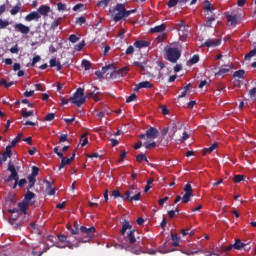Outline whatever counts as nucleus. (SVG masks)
<instances>
[{
	"label": "nucleus",
	"mask_w": 256,
	"mask_h": 256,
	"mask_svg": "<svg viewBox=\"0 0 256 256\" xmlns=\"http://www.w3.org/2000/svg\"><path fill=\"white\" fill-rule=\"evenodd\" d=\"M129 67L125 66L122 69H117L115 65H106L101 71H96L95 75L98 79H120L123 75H127Z\"/></svg>",
	"instance_id": "f257e3e1"
},
{
	"label": "nucleus",
	"mask_w": 256,
	"mask_h": 256,
	"mask_svg": "<svg viewBox=\"0 0 256 256\" xmlns=\"http://www.w3.org/2000/svg\"><path fill=\"white\" fill-rule=\"evenodd\" d=\"M131 13H135V10L125 9V4H117L114 8L109 9V15L116 23L127 19Z\"/></svg>",
	"instance_id": "f03ea898"
},
{
	"label": "nucleus",
	"mask_w": 256,
	"mask_h": 256,
	"mask_svg": "<svg viewBox=\"0 0 256 256\" xmlns=\"http://www.w3.org/2000/svg\"><path fill=\"white\" fill-rule=\"evenodd\" d=\"M70 101L76 107H81L85 105V90L83 88H78L76 92L70 97Z\"/></svg>",
	"instance_id": "7ed1b4c3"
},
{
	"label": "nucleus",
	"mask_w": 256,
	"mask_h": 256,
	"mask_svg": "<svg viewBox=\"0 0 256 256\" xmlns=\"http://www.w3.org/2000/svg\"><path fill=\"white\" fill-rule=\"evenodd\" d=\"M80 233H83V235H86L84 237H78L77 241L79 243H89L91 241V237H93V234L95 233V226H92L90 228H87L85 226L80 227Z\"/></svg>",
	"instance_id": "20e7f679"
},
{
	"label": "nucleus",
	"mask_w": 256,
	"mask_h": 256,
	"mask_svg": "<svg viewBox=\"0 0 256 256\" xmlns=\"http://www.w3.org/2000/svg\"><path fill=\"white\" fill-rule=\"evenodd\" d=\"M8 171L11 172L9 177L5 180L6 183H11V181H15L13 189L17 187V183H19V174L17 173V170L15 169V165H13L11 162L8 163Z\"/></svg>",
	"instance_id": "39448f33"
},
{
	"label": "nucleus",
	"mask_w": 256,
	"mask_h": 256,
	"mask_svg": "<svg viewBox=\"0 0 256 256\" xmlns=\"http://www.w3.org/2000/svg\"><path fill=\"white\" fill-rule=\"evenodd\" d=\"M179 57H181V52L177 48H169L167 50V59L170 61V63H177L179 60Z\"/></svg>",
	"instance_id": "423d86ee"
},
{
	"label": "nucleus",
	"mask_w": 256,
	"mask_h": 256,
	"mask_svg": "<svg viewBox=\"0 0 256 256\" xmlns=\"http://www.w3.org/2000/svg\"><path fill=\"white\" fill-rule=\"evenodd\" d=\"M184 191L185 194L182 197V203H189L193 197V187H191V184H186Z\"/></svg>",
	"instance_id": "0eeeda50"
},
{
	"label": "nucleus",
	"mask_w": 256,
	"mask_h": 256,
	"mask_svg": "<svg viewBox=\"0 0 256 256\" xmlns=\"http://www.w3.org/2000/svg\"><path fill=\"white\" fill-rule=\"evenodd\" d=\"M121 199L123 201H130V203H133V201H139L141 199V192H138L136 195L131 196V191H126L124 196H121Z\"/></svg>",
	"instance_id": "6e6552de"
},
{
	"label": "nucleus",
	"mask_w": 256,
	"mask_h": 256,
	"mask_svg": "<svg viewBox=\"0 0 256 256\" xmlns=\"http://www.w3.org/2000/svg\"><path fill=\"white\" fill-rule=\"evenodd\" d=\"M58 240L60 243H66V245H62V247H68V249H73V247H79V244H71V241L67 240V236L61 234L58 236Z\"/></svg>",
	"instance_id": "1a4fd4ad"
},
{
	"label": "nucleus",
	"mask_w": 256,
	"mask_h": 256,
	"mask_svg": "<svg viewBox=\"0 0 256 256\" xmlns=\"http://www.w3.org/2000/svg\"><path fill=\"white\" fill-rule=\"evenodd\" d=\"M169 75H171V69H169L167 65H160V69H159L160 79H165V77H169Z\"/></svg>",
	"instance_id": "9d476101"
},
{
	"label": "nucleus",
	"mask_w": 256,
	"mask_h": 256,
	"mask_svg": "<svg viewBox=\"0 0 256 256\" xmlns=\"http://www.w3.org/2000/svg\"><path fill=\"white\" fill-rule=\"evenodd\" d=\"M146 137L147 139H157L159 137V130L155 127H150L146 130Z\"/></svg>",
	"instance_id": "9b49d317"
},
{
	"label": "nucleus",
	"mask_w": 256,
	"mask_h": 256,
	"mask_svg": "<svg viewBox=\"0 0 256 256\" xmlns=\"http://www.w3.org/2000/svg\"><path fill=\"white\" fill-rule=\"evenodd\" d=\"M178 35L180 39H187V36L189 35V27L182 25L178 28Z\"/></svg>",
	"instance_id": "f8f14e48"
},
{
	"label": "nucleus",
	"mask_w": 256,
	"mask_h": 256,
	"mask_svg": "<svg viewBox=\"0 0 256 256\" xmlns=\"http://www.w3.org/2000/svg\"><path fill=\"white\" fill-rule=\"evenodd\" d=\"M152 87L153 83H151L150 81H143L135 86L134 91H139V89H152Z\"/></svg>",
	"instance_id": "ddd939ff"
},
{
	"label": "nucleus",
	"mask_w": 256,
	"mask_h": 256,
	"mask_svg": "<svg viewBox=\"0 0 256 256\" xmlns=\"http://www.w3.org/2000/svg\"><path fill=\"white\" fill-rule=\"evenodd\" d=\"M27 209H29V203L25 202V200H22L18 203V211L21 213V215H27Z\"/></svg>",
	"instance_id": "4468645a"
},
{
	"label": "nucleus",
	"mask_w": 256,
	"mask_h": 256,
	"mask_svg": "<svg viewBox=\"0 0 256 256\" xmlns=\"http://www.w3.org/2000/svg\"><path fill=\"white\" fill-rule=\"evenodd\" d=\"M245 61H252L251 65H256V48L245 55Z\"/></svg>",
	"instance_id": "2eb2a0df"
},
{
	"label": "nucleus",
	"mask_w": 256,
	"mask_h": 256,
	"mask_svg": "<svg viewBox=\"0 0 256 256\" xmlns=\"http://www.w3.org/2000/svg\"><path fill=\"white\" fill-rule=\"evenodd\" d=\"M14 29H16V31H19V33H22L23 35H27L30 31L29 27L22 23L16 24L14 26Z\"/></svg>",
	"instance_id": "dca6fc26"
},
{
	"label": "nucleus",
	"mask_w": 256,
	"mask_h": 256,
	"mask_svg": "<svg viewBox=\"0 0 256 256\" xmlns=\"http://www.w3.org/2000/svg\"><path fill=\"white\" fill-rule=\"evenodd\" d=\"M41 19V15L39 12H31L30 14L25 16V21L30 22V21H39Z\"/></svg>",
	"instance_id": "f3484780"
},
{
	"label": "nucleus",
	"mask_w": 256,
	"mask_h": 256,
	"mask_svg": "<svg viewBox=\"0 0 256 256\" xmlns=\"http://www.w3.org/2000/svg\"><path fill=\"white\" fill-rule=\"evenodd\" d=\"M203 8L207 15H209V13H213L215 11V7L213 6V4H211V2H209V0L204 1Z\"/></svg>",
	"instance_id": "a211bd4d"
},
{
	"label": "nucleus",
	"mask_w": 256,
	"mask_h": 256,
	"mask_svg": "<svg viewBox=\"0 0 256 256\" xmlns=\"http://www.w3.org/2000/svg\"><path fill=\"white\" fill-rule=\"evenodd\" d=\"M226 18H227V21L228 23H230L231 25H237V14H235L234 12H227L226 13Z\"/></svg>",
	"instance_id": "6ab92c4d"
},
{
	"label": "nucleus",
	"mask_w": 256,
	"mask_h": 256,
	"mask_svg": "<svg viewBox=\"0 0 256 256\" xmlns=\"http://www.w3.org/2000/svg\"><path fill=\"white\" fill-rule=\"evenodd\" d=\"M219 45H221V39L218 38L216 40L213 39H208L205 43L204 46L205 47H219Z\"/></svg>",
	"instance_id": "aec40b11"
},
{
	"label": "nucleus",
	"mask_w": 256,
	"mask_h": 256,
	"mask_svg": "<svg viewBox=\"0 0 256 256\" xmlns=\"http://www.w3.org/2000/svg\"><path fill=\"white\" fill-rule=\"evenodd\" d=\"M47 241H49L51 244V247H58L59 249H63L65 246L59 244V242H57V237L50 235L47 238Z\"/></svg>",
	"instance_id": "412c9836"
},
{
	"label": "nucleus",
	"mask_w": 256,
	"mask_h": 256,
	"mask_svg": "<svg viewBox=\"0 0 256 256\" xmlns=\"http://www.w3.org/2000/svg\"><path fill=\"white\" fill-rule=\"evenodd\" d=\"M126 239L128 240L129 245H134L137 242V239L135 238V230H130Z\"/></svg>",
	"instance_id": "4be33fe9"
},
{
	"label": "nucleus",
	"mask_w": 256,
	"mask_h": 256,
	"mask_svg": "<svg viewBox=\"0 0 256 256\" xmlns=\"http://www.w3.org/2000/svg\"><path fill=\"white\" fill-rule=\"evenodd\" d=\"M50 12L51 8L49 6L42 5L40 8H38V13H40V15H43L44 17H47Z\"/></svg>",
	"instance_id": "5701e85b"
},
{
	"label": "nucleus",
	"mask_w": 256,
	"mask_h": 256,
	"mask_svg": "<svg viewBox=\"0 0 256 256\" xmlns=\"http://www.w3.org/2000/svg\"><path fill=\"white\" fill-rule=\"evenodd\" d=\"M127 229H133V225L129 224V221L124 220L123 224H122V229L120 231L121 235H123V237H125V233H127Z\"/></svg>",
	"instance_id": "b1692460"
},
{
	"label": "nucleus",
	"mask_w": 256,
	"mask_h": 256,
	"mask_svg": "<svg viewBox=\"0 0 256 256\" xmlns=\"http://www.w3.org/2000/svg\"><path fill=\"white\" fill-rule=\"evenodd\" d=\"M32 199H35V193L31 192L28 189L25 196H24V201L29 204Z\"/></svg>",
	"instance_id": "393cba45"
},
{
	"label": "nucleus",
	"mask_w": 256,
	"mask_h": 256,
	"mask_svg": "<svg viewBox=\"0 0 256 256\" xmlns=\"http://www.w3.org/2000/svg\"><path fill=\"white\" fill-rule=\"evenodd\" d=\"M247 244L241 242V240L236 239L235 243L232 244V247H234V249H237V251H241V249H243V247H245Z\"/></svg>",
	"instance_id": "a878e982"
},
{
	"label": "nucleus",
	"mask_w": 256,
	"mask_h": 256,
	"mask_svg": "<svg viewBox=\"0 0 256 256\" xmlns=\"http://www.w3.org/2000/svg\"><path fill=\"white\" fill-rule=\"evenodd\" d=\"M214 149H217V143H213L209 148H204L202 150V155H207V153H213Z\"/></svg>",
	"instance_id": "bb28decb"
},
{
	"label": "nucleus",
	"mask_w": 256,
	"mask_h": 256,
	"mask_svg": "<svg viewBox=\"0 0 256 256\" xmlns=\"http://www.w3.org/2000/svg\"><path fill=\"white\" fill-rule=\"evenodd\" d=\"M0 85H2L3 87H5V89H9V87H12V85H15V82H7V80L5 78H1L0 79Z\"/></svg>",
	"instance_id": "cd10ccee"
},
{
	"label": "nucleus",
	"mask_w": 256,
	"mask_h": 256,
	"mask_svg": "<svg viewBox=\"0 0 256 256\" xmlns=\"http://www.w3.org/2000/svg\"><path fill=\"white\" fill-rule=\"evenodd\" d=\"M65 165H71V160H69V158L64 157L61 160V163L59 165V171H61V169L65 168Z\"/></svg>",
	"instance_id": "c85d7f7f"
},
{
	"label": "nucleus",
	"mask_w": 256,
	"mask_h": 256,
	"mask_svg": "<svg viewBox=\"0 0 256 256\" xmlns=\"http://www.w3.org/2000/svg\"><path fill=\"white\" fill-rule=\"evenodd\" d=\"M229 73V69L227 68H222L218 72L215 73V77H225Z\"/></svg>",
	"instance_id": "c756f323"
},
{
	"label": "nucleus",
	"mask_w": 256,
	"mask_h": 256,
	"mask_svg": "<svg viewBox=\"0 0 256 256\" xmlns=\"http://www.w3.org/2000/svg\"><path fill=\"white\" fill-rule=\"evenodd\" d=\"M23 139V133H19L14 140L11 141V147H15Z\"/></svg>",
	"instance_id": "7c9ffc66"
},
{
	"label": "nucleus",
	"mask_w": 256,
	"mask_h": 256,
	"mask_svg": "<svg viewBox=\"0 0 256 256\" xmlns=\"http://www.w3.org/2000/svg\"><path fill=\"white\" fill-rule=\"evenodd\" d=\"M19 11H21V3H17V5H15V6L10 10V13H11V15H17V13H19Z\"/></svg>",
	"instance_id": "2f4dec72"
},
{
	"label": "nucleus",
	"mask_w": 256,
	"mask_h": 256,
	"mask_svg": "<svg viewBox=\"0 0 256 256\" xmlns=\"http://www.w3.org/2000/svg\"><path fill=\"white\" fill-rule=\"evenodd\" d=\"M161 31H165V25L164 24H161V25L156 26V27L151 29L152 33H161Z\"/></svg>",
	"instance_id": "473e14b6"
},
{
	"label": "nucleus",
	"mask_w": 256,
	"mask_h": 256,
	"mask_svg": "<svg viewBox=\"0 0 256 256\" xmlns=\"http://www.w3.org/2000/svg\"><path fill=\"white\" fill-rule=\"evenodd\" d=\"M28 181L30 183V185L28 186V189H33V187H35V183H37V180L35 179V176H28Z\"/></svg>",
	"instance_id": "72a5a7b5"
},
{
	"label": "nucleus",
	"mask_w": 256,
	"mask_h": 256,
	"mask_svg": "<svg viewBox=\"0 0 256 256\" xmlns=\"http://www.w3.org/2000/svg\"><path fill=\"white\" fill-rule=\"evenodd\" d=\"M233 77H237L238 79H244L245 70H238V71L234 72Z\"/></svg>",
	"instance_id": "f704fd0d"
},
{
	"label": "nucleus",
	"mask_w": 256,
	"mask_h": 256,
	"mask_svg": "<svg viewBox=\"0 0 256 256\" xmlns=\"http://www.w3.org/2000/svg\"><path fill=\"white\" fill-rule=\"evenodd\" d=\"M134 47H136L137 49H141V47H147V42H145V41H136L134 43Z\"/></svg>",
	"instance_id": "c9c22d12"
},
{
	"label": "nucleus",
	"mask_w": 256,
	"mask_h": 256,
	"mask_svg": "<svg viewBox=\"0 0 256 256\" xmlns=\"http://www.w3.org/2000/svg\"><path fill=\"white\" fill-rule=\"evenodd\" d=\"M21 115L24 119H27V117H31L33 115V110H30V111L22 110Z\"/></svg>",
	"instance_id": "e433bc0d"
},
{
	"label": "nucleus",
	"mask_w": 256,
	"mask_h": 256,
	"mask_svg": "<svg viewBox=\"0 0 256 256\" xmlns=\"http://www.w3.org/2000/svg\"><path fill=\"white\" fill-rule=\"evenodd\" d=\"M111 3V0H102L97 3V7H107Z\"/></svg>",
	"instance_id": "4c0bfd02"
},
{
	"label": "nucleus",
	"mask_w": 256,
	"mask_h": 256,
	"mask_svg": "<svg viewBox=\"0 0 256 256\" xmlns=\"http://www.w3.org/2000/svg\"><path fill=\"white\" fill-rule=\"evenodd\" d=\"M181 234L185 237L186 235H190V236H193L194 233H193V230H191V228H188V229H182L181 230Z\"/></svg>",
	"instance_id": "58836bf2"
},
{
	"label": "nucleus",
	"mask_w": 256,
	"mask_h": 256,
	"mask_svg": "<svg viewBox=\"0 0 256 256\" xmlns=\"http://www.w3.org/2000/svg\"><path fill=\"white\" fill-rule=\"evenodd\" d=\"M9 27V22L0 18V30L7 29Z\"/></svg>",
	"instance_id": "ea45409f"
},
{
	"label": "nucleus",
	"mask_w": 256,
	"mask_h": 256,
	"mask_svg": "<svg viewBox=\"0 0 256 256\" xmlns=\"http://www.w3.org/2000/svg\"><path fill=\"white\" fill-rule=\"evenodd\" d=\"M81 147H85V145H87V143H89V139L87 138V135H82L81 136Z\"/></svg>",
	"instance_id": "a19ab883"
},
{
	"label": "nucleus",
	"mask_w": 256,
	"mask_h": 256,
	"mask_svg": "<svg viewBox=\"0 0 256 256\" xmlns=\"http://www.w3.org/2000/svg\"><path fill=\"white\" fill-rule=\"evenodd\" d=\"M83 47H85V41L82 40L79 44H76L74 46V49H75V51H81V49H83Z\"/></svg>",
	"instance_id": "79ce46f5"
},
{
	"label": "nucleus",
	"mask_w": 256,
	"mask_h": 256,
	"mask_svg": "<svg viewBox=\"0 0 256 256\" xmlns=\"http://www.w3.org/2000/svg\"><path fill=\"white\" fill-rule=\"evenodd\" d=\"M75 69H77V71H81V69H84V71H89V69H91V65L75 66Z\"/></svg>",
	"instance_id": "37998d69"
},
{
	"label": "nucleus",
	"mask_w": 256,
	"mask_h": 256,
	"mask_svg": "<svg viewBox=\"0 0 256 256\" xmlns=\"http://www.w3.org/2000/svg\"><path fill=\"white\" fill-rule=\"evenodd\" d=\"M231 249H234L233 244L229 245V246H225L221 248V253H229V251H231Z\"/></svg>",
	"instance_id": "c03bdc74"
},
{
	"label": "nucleus",
	"mask_w": 256,
	"mask_h": 256,
	"mask_svg": "<svg viewBox=\"0 0 256 256\" xmlns=\"http://www.w3.org/2000/svg\"><path fill=\"white\" fill-rule=\"evenodd\" d=\"M111 195L114 199H119V197H122V194L119 190H113Z\"/></svg>",
	"instance_id": "a18cd8bd"
},
{
	"label": "nucleus",
	"mask_w": 256,
	"mask_h": 256,
	"mask_svg": "<svg viewBox=\"0 0 256 256\" xmlns=\"http://www.w3.org/2000/svg\"><path fill=\"white\" fill-rule=\"evenodd\" d=\"M66 229H68V231H70V233L72 234V235H77V229H75V228H73V226H71L70 224H67L66 225Z\"/></svg>",
	"instance_id": "49530a36"
},
{
	"label": "nucleus",
	"mask_w": 256,
	"mask_h": 256,
	"mask_svg": "<svg viewBox=\"0 0 256 256\" xmlns=\"http://www.w3.org/2000/svg\"><path fill=\"white\" fill-rule=\"evenodd\" d=\"M133 101H137V94H131L127 99L126 103H131Z\"/></svg>",
	"instance_id": "de8ad7c7"
},
{
	"label": "nucleus",
	"mask_w": 256,
	"mask_h": 256,
	"mask_svg": "<svg viewBox=\"0 0 256 256\" xmlns=\"http://www.w3.org/2000/svg\"><path fill=\"white\" fill-rule=\"evenodd\" d=\"M32 177H37L39 175V167L33 166L32 167V173L30 174Z\"/></svg>",
	"instance_id": "09e8293b"
},
{
	"label": "nucleus",
	"mask_w": 256,
	"mask_h": 256,
	"mask_svg": "<svg viewBox=\"0 0 256 256\" xmlns=\"http://www.w3.org/2000/svg\"><path fill=\"white\" fill-rule=\"evenodd\" d=\"M183 0H169L168 2V7H175V5H177V3H183Z\"/></svg>",
	"instance_id": "8fccbe9b"
},
{
	"label": "nucleus",
	"mask_w": 256,
	"mask_h": 256,
	"mask_svg": "<svg viewBox=\"0 0 256 256\" xmlns=\"http://www.w3.org/2000/svg\"><path fill=\"white\" fill-rule=\"evenodd\" d=\"M144 145H145V149H155V147H157L156 142L145 143Z\"/></svg>",
	"instance_id": "3c124183"
},
{
	"label": "nucleus",
	"mask_w": 256,
	"mask_h": 256,
	"mask_svg": "<svg viewBox=\"0 0 256 256\" xmlns=\"http://www.w3.org/2000/svg\"><path fill=\"white\" fill-rule=\"evenodd\" d=\"M189 63L192 65H195L196 63H199V55H194L190 60Z\"/></svg>",
	"instance_id": "603ef678"
},
{
	"label": "nucleus",
	"mask_w": 256,
	"mask_h": 256,
	"mask_svg": "<svg viewBox=\"0 0 256 256\" xmlns=\"http://www.w3.org/2000/svg\"><path fill=\"white\" fill-rule=\"evenodd\" d=\"M55 119V113H49L45 116L44 121H53Z\"/></svg>",
	"instance_id": "864d4df0"
},
{
	"label": "nucleus",
	"mask_w": 256,
	"mask_h": 256,
	"mask_svg": "<svg viewBox=\"0 0 256 256\" xmlns=\"http://www.w3.org/2000/svg\"><path fill=\"white\" fill-rule=\"evenodd\" d=\"M69 41L70 43H77V41H79V37H77L75 34H72L69 36Z\"/></svg>",
	"instance_id": "5fc2aeb1"
},
{
	"label": "nucleus",
	"mask_w": 256,
	"mask_h": 256,
	"mask_svg": "<svg viewBox=\"0 0 256 256\" xmlns=\"http://www.w3.org/2000/svg\"><path fill=\"white\" fill-rule=\"evenodd\" d=\"M243 179H244V177H243V175H235L234 176V183H241V181H243Z\"/></svg>",
	"instance_id": "6e6d98bb"
},
{
	"label": "nucleus",
	"mask_w": 256,
	"mask_h": 256,
	"mask_svg": "<svg viewBox=\"0 0 256 256\" xmlns=\"http://www.w3.org/2000/svg\"><path fill=\"white\" fill-rule=\"evenodd\" d=\"M11 147H13V146H7L6 147V151L4 153V155H6V158L11 157L13 155V152L11 151Z\"/></svg>",
	"instance_id": "4d7b16f0"
},
{
	"label": "nucleus",
	"mask_w": 256,
	"mask_h": 256,
	"mask_svg": "<svg viewBox=\"0 0 256 256\" xmlns=\"http://www.w3.org/2000/svg\"><path fill=\"white\" fill-rule=\"evenodd\" d=\"M88 97H92L94 101H99V97L97 96V93H95V91L88 93Z\"/></svg>",
	"instance_id": "13d9d810"
},
{
	"label": "nucleus",
	"mask_w": 256,
	"mask_h": 256,
	"mask_svg": "<svg viewBox=\"0 0 256 256\" xmlns=\"http://www.w3.org/2000/svg\"><path fill=\"white\" fill-rule=\"evenodd\" d=\"M17 185L19 187H25V185H27V180L25 178L18 180Z\"/></svg>",
	"instance_id": "bf43d9fd"
},
{
	"label": "nucleus",
	"mask_w": 256,
	"mask_h": 256,
	"mask_svg": "<svg viewBox=\"0 0 256 256\" xmlns=\"http://www.w3.org/2000/svg\"><path fill=\"white\" fill-rule=\"evenodd\" d=\"M144 159H146L145 154H140V155H137V156H136V161H137L138 163H141V161H144Z\"/></svg>",
	"instance_id": "052dcab7"
},
{
	"label": "nucleus",
	"mask_w": 256,
	"mask_h": 256,
	"mask_svg": "<svg viewBox=\"0 0 256 256\" xmlns=\"http://www.w3.org/2000/svg\"><path fill=\"white\" fill-rule=\"evenodd\" d=\"M85 7V5L83 4H77L73 7V11H81V9H83Z\"/></svg>",
	"instance_id": "680f3d73"
},
{
	"label": "nucleus",
	"mask_w": 256,
	"mask_h": 256,
	"mask_svg": "<svg viewBox=\"0 0 256 256\" xmlns=\"http://www.w3.org/2000/svg\"><path fill=\"white\" fill-rule=\"evenodd\" d=\"M249 97L253 99V97H256V88H252L249 90Z\"/></svg>",
	"instance_id": "e2e57ef3"
},
{
	"label": "nucleus",
	"mask_w": 256,
	"mask_h": 256,
	"mask_svg": "<svg viewBox=\"0 0 256 256\" xmlns=\"http://www.w3.org/2000/svg\"><path fill=\"white\" fill-rule=\"evenodd\" d=\"M134 51H135V47L129 46V47L126 49V55H131Z\"/></svg>",
	"instance_id": "0e129e2a"
},
{
	"label": "nucleus",
	"mask_w": 256,
	"mask_h": 256,
	"mask_svg": "<svg viewBox=\"0 0 256 256\" xmlns=\"http://www.w3.org/2000/svg\"><path fill=\"white\" fill-rule=\"evenodd\" d=\"M47 195H55V188H46Z\"/></svg>",
	"instance_id": "69168bd1"
},
{
	"label": "nucleus",
	"mask_w": 256,
	"mask_h": 256,
	"mask_svg": "<svg viewBox=\"0 0 256 256\" xmlns=\"http://www.w3.org/2000/svg\"><path fill=\"white\" fill-rule=\"evenodd\" d=\"M76 23H77L78 25H83V24L85 23V17H79V18H77Z\"/></svg>",
	"instance_id": "338daca9"
},
{
	"label": "nucleus",
	"mask_w": 256,
	"mask_h": 256,
	"mask_svg": "<svg viewBox=\"0 0 256 256\" xmlns=\"http://www.w3.org/2000/svg\"><path fill=\"white\" fill-rule=\"evenodd\" d=\"M67 141V134H62L59 138V143H65Z\"/></svg>",
	"instance_id": "774afa93"
}]
</instances>
